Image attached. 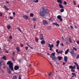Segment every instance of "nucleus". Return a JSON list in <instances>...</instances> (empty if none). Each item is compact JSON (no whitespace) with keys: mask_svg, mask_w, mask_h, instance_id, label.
I'll list each match as a JSON object with an SVG mask.
<instances>
[{"mask_svg":"<svg viewBox=\"0 0 79 79\" xmlns=\"http://www.w3.org/2000/svg\"><path fill=\"white\" fill-rule=\"evenodd\" d=\"M25 49L26 50H27V49H28V47H25Z\"/></svg>","mask_w":79,"mask_h":79,"instance_id":"nucleus-46","label":"nucleus"},{"mask_svg":"<svg viewBox=\"0 0 79 79\" xmlns=\"http://www.w3.org/2000/svg\"><path fill=\"white\" fill-rule=\"evenodd\" d=\"M19 66H17V65H15V67H14V69L15 70H18V69H19Z\"/></svg>","mask_w":79,"mask_h":79,"instance_id":"nucleus-8","label":"nucleus"},{"mask_svg":"<svg viewBox=\"0 0 79 79\" xmlns=\"http://www.w3.org/2000/svg\"><path fill=\"white\" fill-rule=\"evenodd\" d=\"M17 29H18V30H19V31H20V32H22L21 30H20V28H19V27L17 28Z\"/></svg>","mask_w":79,"mask_h":79,"instance_id":"nucleus-31","label":"nucleus"},{"mask_svg":"<svg viewBox=\"0 0 79 79\" xmlns=\"http://www.w3.org/2000/svg\"><path fill=\"white\" fill-rule=\"evenodd\" d=\"M64 60L66 63H67V61H68V57L67 56H64Z\"/></svg>","mask_w":79,"mask_h":79,"instance_id":"nucleus-10","label":"nucleus"},{"mask_svg":"<svg viewBox=\"0 0 79 79\" xmlns=\"http://www.w3.org/2000/svg\"><path fill=\"white\" fill-rule=\"evenodd\" d=\"M69 49H67L65 52V55H67V54H68V52H69Z\"/></svg>","mask_w":79,"mask_h":79,"instance_id":"nucleus-17","label":"nucleus"},{"mask_svg":"<svg viewBox=\"0 0 79 79\" xmlns=\"http://www.w3.org/2000/svg\"><path fill=\"white\" fill-rule=\"evenodd\" d=\"M23 18H24L25 19H28V17L25 15H23Z\"/></svg>","mask_w":79,"mask_h":79,"instance_id":"nucleus-13","label":"nucleus"},{"mask_svg":"<svg viewBox=\"0 0 79 79\" xmlns=\"http://www.w3.org/2000/svg\"><path fill=\"white\" fill-rule=\"evenodd\" d=\"M64 5H66L67 4V2L66 1H64Z\"/></svg>","mask_w":79,"mask_h":79,"instance_id":"nucleus-37","label":"nucleus"},{"mask_svg":"<svg viewBox=\"0 0 79 79\" xmlns=\"http://www.w3.org/2000/svg\"><path fill=\"white\" fill-rule=\"evenodd\" d=\"M7 64L9 65V68L12 71H14V69H13V64L10 61H9L7 62L6 63Z\"/></svg>","mask_w":79,"mask_h":79,"instance_id":"nucleus-2","label":"nucleus"},{"mask_svg":"<svg viewBox=\"0 0 79 79\" xmlns=\"http://www.w3.org/2000/svg\"><path fill=\"white\" fill-rule=\"evenodd\" d=\"M60 11L61 12H63L64 11V9H61L60 10Z\"/></svg>","mask_w":79,"mask_h":79,"instance_id":"nucleus-32","label":"nucleus"},{"mask_svg":"<svg viewBox=\"0 0 79 79\" xmlns=\"http://www.w3.org/2000/svg\"><path fill=\"white\" fill-rule=\"evenodd\" d=\"M72 74L73 75V76H76V73H72Z\"/></svg>","mask_w":79,"mask_h":79,"instance_id":"nucleus-28","label":"nucleus"},{"mask_svg":"<svg viewBox=\"0 0 79 79\" xmlns=\"http://www.w3.org/2000/svg\"><path fill=\"white\" fill-rule=\"evenodd\" d=\"M51 74H52V73H49L48 75V76H50L51 75Z\"/></svg>","mask_w":79,"mask_h":79,"instance_id":"nucleus-55","label":"nucleus"},{"mask_svg":"<svg viewBox=\"0 0 79 79\" xmlns=\"http://www.w3.org/2000/svg\"><path fill=\"white\" fill-rule=\"evenodd\" d=\"M39 2V1L38 0H36L35 1V3H37V2Z\"/></svg>","mask_w":79,"mask_h":79,"instance_id":"nucleus-47","label":"nucleus"},{"mask_svg":"<svg viewBox=\"0 0 79 79\" xmlns=\"http://www.w3.org/2000/svg\"><path fill=\"white\" fill-rule=\"evenodd\" d=\"M19 79H21V77L20 76L19 77Z\"/></svg>","mask_w":79,"mask_h":79,"instance_id":"nucleus-53","label":"nucleus"},{"mask_svg":"<svg viewBox=\"0 0 79 79\" xmlns=\"http://www.w3.org/2000/svg\"><path fill=\"white\" fill-rule=\"evenodd\" d=\"M73 2L74 3V5H76V2L75 1H73Z\"/></svg>","mask_w":79,"mask_h":79,"instance_id":"nucleus-44","label":"nucleus"},{"mask_svg":"<svg viewBox=\"0 0 79 79\" xmlns=\"http://www.w3.org/2000/svg\"><path fill=\"white\" fill-rule=\"evenodd\" d=\"M7 72L9 73V74H11V70L9 69V68L7 67Z\"/></svg>","mask_w":79,"mask_h":79,"instance_id":"nucleus-7","label":"nucleus"},{"mask_svg":"<svg viewBox=\"0 0 79 79\" xmlns=\"http://www.w3.org/2000/svg\"><path fill=\"white\" fill-rule=\"evenodd\" d=\"M73 50H75V51H77V48H75V47H73Z\"/></svg>","mask_w":79,"mask_h":79,"instance_id":"nucleus-33","label":"nucleus"},{"mask_svg":"<svg viewBox=\"0 0 79 79\" xmlns=\"http://www.w3.org/2000/svg\"><path fill=\"white\" fill-rule=\"evenodd\" d=\"M69 68L70 69H71L73 68V65H70V66H69Z\"/></svg>","mask_w":79,"mask_h":79,"instance_id":"nucleus-36","label":"nucleus"},{"mask_svg":"<svg viewBox=\"0 0 79 79\" xmlns=\"http://www.w3.org/2000/svg\"><path fill=\"white\" fill-rule=\"evenodd\" d=\"M6 27L7 29H10L11 28V26H10V25H7Z\"/></svg>","mask_w":79,"mask_h":79,"instance_id":"nucleus-22","label":"nucleus"},{"mask_svg":"<svg viewBox=\"0 0 79 79\" xmlns=\"http://www.w3.org/2000/svg\"><path fill=\"white\" fill-rule=\"evenodd\" d=\"M48 47L50 48L49 50L50 51H52V48H53L54 47V45H53V44H52L51 45L50 44H49L48 45Z\"/></svg>","mask_w":79,"mask_h":79,"instance_id":"nucleus-3","label":"nucleus"},{"mask_svg":"<svg viewBox=\"0 0 79 79\" xmlns=\"http://www.w3.org/2000/svg\"><path fill=\"white\" fill-rule=\"evenodd\" d=\"M30 17H33L34 16V14L31 13L30 14Z\"/></svg>","mask_w":79,"mask_h":79,"instance_id":"nucleus-26","label":"nucleus"},{"mask_svg":"<svg viewBox=\"0 0 79 79\" xmlns=\"http://www.w3.org/2000/svg\"><path fill=\"white\" fill-rule=\"evenodd\" d=\"M63 52V50H62L61 51H59V52H58V54H60H60H62Z\"/></svg>","mask_w":79,"mask_h":79,"instance_id":"nucleus-25","label":"nucleus"},{"mask_svg":"<svg viewBox=\"0 0 79 79\" xmlns=\"http://www.w3.org/2000/svg\"><path fill=\"white\" fill-rule=\"evenodd\" d=\"M36 20H37V19L35 18H33V21H35Z\"/></svg>","mask_w":79,"mask_h":79,"instance_id":"nucleus-30","label":"nucleus"},{"mask_svg":"<svg viewBox=\"0 0 79 79\" xmlns=\"http://www.w3.org/2000/svg\"><path fill=\"white\" fill-rule=\"evenodd\" d=\"M57 2H58L59 3L61 4L62 3H63V1H62V0H57Z\"/></svg>","mask_w":79,"mask_h":79,"instance_id":"nucleus-16","label":"nucleus"},{"mask_svg":"<svg viewBox=\"0 0 79 79\" xmlns=\"http://www.w3.org/2000/svg\"><path fill=\"white\" fill-rule=\"evenodd\" d=\"M2 15H3V14H2V13H0V16H2Z\"/></svg>","mask_w":79,"mask_h":79,"instance_id":"nucleus-49","label":"nucleus"},{"mask_svg":"<svg viewBox=\"0 0 79 79\" xmlns=\"http://www.w3.org/2000/svg\"><path fill=\"white\" fill-rule=\"evenodd\" d=\"M53 19V18L52 17H51L50 19H48V20H49V21H50V20L51 19Z\"/></svg>","mask_w":79,"mask_h":79,"instance_id":"nucleus-51","label":"nucleus"},{"mask_svg":"<svg viewBox=\"0 0 79 79\" xmlns=\"http://www.w3.org/2000/svg\"><path fill=\"white\" fill-rule=\"evenodd\" d=\"M43 23L44 24H48V22H47L46 20H43Z\"/></svg>","mask_w":79,"mask_h":79,"instance_id":"nucleus-9","label":"nucleus"},{"mask_svg":"<svg viewBox=\"0 0 79 79\" xmlns=\"http://www.w3.org/2000/svg\"><path fill=\"white\" fill-rule=\"evenodd\" d=\"M43 10L42 12H40V14L41 16H47L48 15V10L44 9L43 8Z\"/></svg>","mask_w":79,"mask_h":79,"instance_id":"nucleus-1","label":"nucleus"},{"mask_svg":"<svg viewBox=\"0 0 79 79\" xmlns=\"http://www.w3.org/2000/svg\"><path fill=\"white\" fill-rule=\"evenodd\" d=\"M13 79H17V77L16 76H13Z\"/></svg>","mask_w":79,"mask_h":79,"instance_id":"nucleus-27","label":"nucleus"},{"mask_svg":"<svg viewBox=\"0 0 79 79\" xmlns=\"http://www.w3.org/2000/svg\"><path fill=\"white\" fill-rule=\"evenodd\" d=\"M3 8H5L6 10H9V9H8V8H7V7H6V6L5 5L4 6Z\"/></svg>","mask_w":79,"mask_h":79,"instance_id":"nucleus-18","label":"nucleus"},{"mask_svg":"<svg viewBox=\"0 0 79 79\" xmlns=\"http://www.w3.org/2000/svg\"><path fill=\"white\" fill-rule=\"evenodd\" d=\"M15 51H13V56H15Z\"/></svg>","mask_w":79,"mask_h":79,"instance_id":"nucleus-40","label":"nucleus"},{"mask_svg":"<svg viewBox=\"0 0 79 79\" xmlns=\"http://www.w3.org/2000/svg\"><path fill=\"white\" fill-rule=\"evenodd\" d=\"M53 24L54 25H56V26H58V27H60V25L57 23L55 22V23H53Z\"/></svg>","mask_w":79,"mask_h":79,"instance_id":"nucleus-15","label":"nucleus"},{"mask_svg":"<svg viewBox=\"0 0 79 79\" xmlns=\"http://www.w3.org/2000/svg\"><path fill=\"white\" fill-rule=\"evenodd\" d=\"M71 71H72V72H75V70L73 69H71Z\"/></svg>","mask_w":79,"mask_h":79,"instance_id":"nucleus-34","label":"nucleus"},{"mask_svg":"<svg viewBox=\"0 0 79 79\" xmlns=\"http://www.w3.org/2000/svg\"><path fill=\"white\" fill-rule=\"evenodd\" d=\"M57 59L59 61L61 60L62 59H63V57L60 56H58L57 57Z\"/></svg>","mask_w":79,"mask_h":79,"instance_id":"nucleus-12","label":"nucleus"},{"mask_svg":"<svg viewBox=\"0 0 79 79\" xmlns=\"http://www.w3.org/2000/svg\"><path fill=\"white\" fill-rule=\"evenodd\" d=\"M79 55L78 54L77 55V57L76 59H79Z\"/></svg>","mask_w":79,"mask_h":79,"instance_id":"nucleus-42","label":"nucleus"},{"mask_svg":"<svg viewBox=\"0 0 79 79\" xmlns=\"http://www.w3.org/2000/svg\"><path fill=\"white\" fill-rule=\"evenodd\" d=\"M57 18L59 19L60 20V21H63V19H62V18H61V16L60 15H59L57 16Z\"/></svg>","mask_w":79,"mask_h":79,"instance_id":"nucleus-5","label":"nucleus"},{"mask_svg":"<svg viewBox=\"0 0 79 79\" xmlns=\"http://www.w3.org/2000/svg\"><path fill=\"white\" fill-rule=\"evenodd\" d=\"M72 42V41L71 40H68L67 41H66V43L67 44H69L70 43Z\"/></svg>","mask_w":79,"mask_h":79,"instance_id":"nucleus-11","label":"nucleus"},{"mask_svg":"<svg viewBox=\"0 0 79 79\" xmlns=\"http://www.w3.org/2000/svg\"><path fill=\"white\" fill-rule=\"evenodd\" d=\"M2 58L3 60H6V57L5 56H2Z\"/></svg>","mask_w":79,"mask_h":79,"instance_id":"nucleus-24","label":"nucleus"},{"mask_svg":"<svg viewBox=\"0 0 79 79\" xmlns=\"http://www.w3.org/2000/svg\"><path fill=\"white\" fill-rule=\"evenodd\" d=\"M50 57L52 59V60L56 61L57 60L56 57H53V56H50Z\"/></svg>","mask_w":79,"mask_h":79,"instance_id":"nucleus-6","label":"nucleus"},{"mask_svg":"<svg viewBox=\"0 0 79 79\" xmlns=\"http://www.w3.org/2000/svg\"><path fill=\"white\" fill-rule=\"evenodd\" d=\"M75 29H77V26H75Z\"/></svg>","mask_w":79,"mask_h":79,"instance_id":"nucleus-61","label":"nucleus"},{"mask_svg":"<svg viewBox=\"0 0 79 79\" xmlns=\"http://www.w3.org/2000/svg\"><path fill=\"white\" fill-rule=\"evenodd\" d=\"M59 5L60 8H64L63 6L61 4H59Z\"/></svg>","mask_w":79,"mask_h":79,"instance_id":"nucleus-23","label":"nucleus"},{"mask_svg":"<svg viewBox=\"0 0 79 79\" xmlns=\"http://www.w3.org/2000/svg\"><path fill=\"white\" fill-rule=\"evenodd\" d=\"M65 64H66V63H65V62H63V65H64Z\"/></svg>","mask_w":79,"mask_h":79,"instance_id":"nucleus-48","label":"nucleus"},{"mask_svg":"<svg viewBox=\"0 0 79 79\" xmlns=\"http://www.w3.org/2000/svg\"><path fill=\"white\" fill-rule=\"evenodd\" d=\"M56 43L57 44L56 45V46L57 47H58V45H59V44H60V41H59V40H57L56 41Z\"/></svg>","mask_w":79,"mask_h":79,"instance_id":"nucleus-19","label":"nucleus"},{"mask_svg":"<svg viewBox=\"0 0 79 79\" xmlns=\"http://www.w3.org/2000/svg\"><path fill=\"white\" fill-rule=\"evenodd\" d=\"M9 38H10V39H12V36H10L9 37Z\"/></svg>","mask_w":79,"mask_h":79,"instance_id":"nucleus-52","label":"nucleus"},{"mask_svg":"<svg viewBox=\"0 0 79 79\" xmlns=\"http://www.w3.org/2000/svg\"><path fill=\"white\" fill-rule=\"evenodd\" d=\"M6 3H9V2H6Z\"/></svg>","mask_w":79,"mask_h":79,"instance_id":"nucleus-62","label":"nucleus"},{"mask_svg":"<svg viewBox=\"0 0 79 79\" xmlns=\"http://www.w3.org/2000/svg\"><path fill=\"white\" fill-rule=\"evenodd\" d=\"M13 15H16V13L15 12H13Z\"/></svg>","mask_w":79,"mask_h":79,"instance_id":"nucleus-54","label":"nucleus"},{"mask_svg":"<svg viewBox=\"0 0 79 79\" xmlns=\"http://www.w3.org/2000/svg\"><path fill=\"white\" fill-rule=\"evenodd\" d=\"M6 53H8V51H7L6 52Z\"/></svg>","mask_w":79,"mask_h":79,"instance_id":"nucleus-60","label":"nucleus"},{"mask_svg":"<svg viewBox=\"0 0 79 79\" xmlns=\"http://www.w3.org/2000/svg\"><path fill=\"white\" fill-rule=\"evenodd\" d=\"M47 54L48 55H50V53H47Z\"/></svg>","mask_w":79,"mask_h":79,"instance_id":"nucleus-63","label":"nucleus"},{"mask_svg":"<svg viewBox=\"0 0 79 79\" xmlns=\"http://www.w3.org/2000/svg\"><path fill=\"white\" fill-rule=\"evenodd\" d=\"M35 24L34 26V29H35Z\"/></svg>","mask_w":79,"mask_h":79,"instance_id":"nucleus-59","label":"nucleus"},{"mask_svg":"<svg viewBox=\"0 0 79 79\" xmlns=\"http://www.w3.org/2000/svg\"><path fill=\"white\" fill-rule=\"evenodd\" d=\"M41 44H45V41L44 40H43L41 42Z\"/></svg>","mask_w":79,"mask_h":79,"instance_id":"nucleus-21","label":"nucleus"},{"mask_svg":"<svg viewBox=\"0 0 79 79\" xmlns=\"http://www.w3.org/2000/svg\"><path fill=\"white\" fill-rule=\"evenodd\" d=\"M60 45H61V46H62V47H64V44L63 43L61 44H60Z\"/></svg>","mask_w":79,"mask_h":79,"instance_id":"nucleus-45","label":"nucleus"},{"mask_svg":"<svg viewBox=\"0 0 79 79\" xmlns=\"http://www.w3.org/2000/svg\"><path fill=\"white\" fill-rule=\"evenodd\" d=\"M59 50L57 49L56 50V53H58V52H58L59 51Z\"/></svg>","mask_w":79,"mask_h":79,"instance_id":"nucleus-38","label":"nucleus"},{"mask_svg":"<svg viewBox=\"0 0 79 79\" xmlns=\"http://www.w3.org/2000/svg\"><path fill=\"white\" fill-rule=\"evenodd\" d=\"M74 64H75V65H76L77 66L78 65V64H77V63L76 62H73Z\"/></svg>","mask_w":79,"mask_h":79,"instance_id":"nucleus-35","label":"nucleus"},{"mask_svg":"<svg viewBox=\"0 0 79 79\" xmlns=\"http://www.w3.org/2000/svg\"><path fill=\"white\" fill-rule=\"evenodd\" d=\"M12 59L13 60V61H15V59H14V57H13Z\"/></svg>","mask_w":79,"mask_h":79,"instance_id":"nucleus-39","label":"nucleus"},{"mask_svg":"<svg viewBox=\"0 0 79 79\" xmlns=\"http://www.w3.org/2000/svg\"><path fill=\"white\" fill-rule=\"evenodd\" d=\"M51 56H54L55 55V53H52L51 54Z\"/></svg>","mask_w":79,"mask_h":79,"instance_id":"nucleus-29","label":"nucleus"},{"mask_svg":"<svg viewBox=\"0 0 79 79\" xmlns=\"http://www.w3.org/2000/svg\"><path fill=\"white\" fill-rule=\"evenodd\" d=\"M16 49L17 52H20V49H19V47H17L16 48Z\"/></svg>","mask_w":79,"mask_h":79,"instance_id":"nucleus-20","label":"nucleus"},{"mask_svg":"<svg viewBox=\"0 0 79 79\" xmlns=\"http://www.w3.org/2000/svg\"><path fill=\"white\" fill-rule=\"evenodd\" d=\"M77 69L78 70H79V65L77 66Z\"/></svg>","mask_w":79,"mask_h":79,"instance_id":"nucleus-43","label":"nucleus"},{"mask_svg":"<svg viewBox=\"0 0 79 79\" xmlns=\"http://www.w3.org/2000/svg\"><path fill=\"white\" fill-rule=\"evenodd\" d=\"M77 44H79V41H77Z\"/></svg>","mask_w":79,"mask_h":79,"instance_id":"nucleus-57","label":"nucleus"},{"mask_svg":"<svg viewBox=\"0 0 79 79\" xmlns=\"http://www.w3.org/2000/svg\"><path fill=\"white\" fill-rule=\"evenodd\" d=\"M40 39L41 40H44V36H43V35L42 34L40 35Z\"/></svg>","mask_w":79,"mask_h":79,"instance_id":"nucleus-14","label":"nucleus"},{"mask_svg":"<svg viewBox=\"0 0 79 79\" xmlns=\"http://www.w3.org/2000/svg\"><path fill=\"white\" fill-rule=\"evenodd\" d=\"M3 68H4V69H5V68H6V66H5V65L4 66Z\"/></svg>","mask_w":79,"mask_h":79,"instance_id":"nucleus-58","label":"nucleus"},{"mask_svg":"<svg viewBox=\"0 0 79 79\" xmlns=\"http://www.w3.org/2000/svg\"><path fill=\"white\" fill-rule=\"evenodd\" d=\"M21 47H23V44H21Z\"/></svg>","mask_w":79,"mask_h":79,"instance_id":"nucleus-64","label":"nucleus"},{"mask_svg":"<svg viewBox=\"0 0 79 79\" xmlns=\"http://www.w3.org/2000/svg\"><path fill=\"white\" fill-rule=\"evenodd\" d=\"M75 68H76V66H74L73 67V66L72 68H71V69H74Z\"/></svg>","mask_w":79,"mask_h":79,"instance_id":"nucleus-41","label":"nucleus"},{"mask_svg":"<svg viewBox=\"0 0 79 79\" xmlns=\"http://www.w3.org/2000/svg\"><path fill=\"white\" fill-rule=\"evenodd\" d=\"M70 28H71V29H73V26H72L70 25Z\"/></svg>","mask_w":79,"mask_h":79,"instance_id":"nucleus-56","label":"nucleus"},{"mask_svg":"<svg viewBox=\"0 0 79 79\" xmlns=\"http://www.w3.org/2000/svg\"><path fill=\"white\" fill-rule=\"evenodd\" d=\"M13 18V17H12V16H10V19H12Z\"/></svg>","mask_w":79,"mask_h":79,"instance_id":"nucleus-50","label":"nucleus"},{"mask_svg":"<svg viewBox=\"0 0 79 79\" xmlns=\"http://www.w3.org/2000/svg\"><path fill=\"white\" fill-rule=\"evenodd\" d=\"M70 53L73 56L74 55H76V53H75V52H74V51L73 49H71V51L70 52Z\"/></svg>","mask_w":79,"mask_h":79,"instance_id":"nucleus-4","label":"nucleus"}]
</instances>
